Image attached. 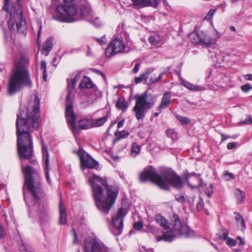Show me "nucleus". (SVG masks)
Returning a JSON list of instances; mask_svg holds the SVG:
<instances>
[{
    "label": "nucleus",
    "mask_w": 252,
    "mask_h": 252,
    "mask_svg": "<svg viewBox=\"0 0 252 252\" xmlns=\"http://www.w3.org/2000/svg\"><path fill=\"white\" fill-rule=\"evenodd\" d=\"M72 231L73 233V236H74L73 243L76 244H79V242L77 238V234H76L75 229L73 228L72 229Z\"/></svg>",
    "instance_id": "50"
},
{
    "label": "nucleus",
    "mask_w": 252,
    "mask_h": 252,
    "mask_svg": "<svg viewBox=\"0 0 252 252\" xmlns=\"http://www.w3.org/2000/svg\"><path fill=\"white\" fill-rule=\"evenodd\" d=\"M240 123L245 125H249L252 124V118L250 116H248L245 120L241 121Z\"/></svg>",
    "instance_id": "48"
},
{
    "label": "nucleus",
    "mask_w": 252,
    "mask_h": 252,
    "mask_svg": "<svg viewBox=\"0 0 252 252\" xmlns=\"http://www.w3.org/2000/svg\"><path fill=\"white\" fill-rule=\"evenodd\" d=\"M237 192L235 193V196L237 199L238 202L242 203L245 200V194L240 189H237Z\"/></svg>",
    "instance_id": "34"
},
{
    "label": "nucleus",
    "mask_w": 252,
    "mask_h": 252,
    "mask_svg": "<svg viewBox=\"0 0 252 252\" xmlns=\"http://www.w3.org/2000/svg\"><path fill=\"white\" fill-rule=\"evenodd\" d=\"M40 100L34 96L26 108H20L17 114L16 128L17 150L20 158L29 159L33 156L32 138L30 133L38 127Z\"/></svg>",
    "instance_id": "1"
},
{
    "label": "nucleus",
    "mask_w": 252,
    "mask_h": 252,
    "mask_svg": "<svg viewBox=\"0 0 252 252\" xmlns=\"http://www.w3.org/2000/svg\"><path fill=\"white\" fill-rule=\"evenodd\" d=\"M116 106L119 109L122 110L123 111L125 112L127 110L128 105L127 102H126L125 100L123 99L119 98L117 102Z\"/></svg>",
    "instance_id": "32"
},
{
    "label": "nucleus",
    "mask_w": 252,
    "mask_h": 252,
    "mask_svg": "<svg viewBox=\"0 0 252 252\" xmlns=\"http://www.w3.org/2000/svg\"><path fill=\"white\" fill-rule=\"evenodd\" d=\"M60 223L65 224L67 222L65 209L62 202L60 203Z\"/></svg>",
    "instance_id": "26"
},
{
    "label": "nucleus",
    "mask_w": 252,
    "mask_h": 252,
    "mask_svg": "<svg viewBox=\"0 0 252 252\" xmlns=\"http://www.w3.org/2000/svg\"><path fill=\"white\" fill-rule=\"evenodd\" d=\"M92 22L94 25L96 27H99L101 26V22L99 19L97 17H94L93 15L92 16V20H88Z\"/></svg>",
    "instance_id": "39"
},
{
    "label": "nucleus",
    "mask_w": 252,
    "mask_h": 252,
    "mask_svg": "<svg viewBox=\"0 0 252 252\" xmlns=\"http://www.w3.org/2000/svg\"><path fill=\"white\" fill-rule=\"evenodd\" d=\"M97 240L88 237L86 238L84 242V249L85 252H96L95 248L96 245Z\"/></svg>",
    "instance_id": "18"
},
{
    "label": "nucleus",
    "mask_w": 252,
    "mask_h": 252,
    "mask_svg": "<svg viewBox=\"0 0 252 252\" xmlns=\"http://www.w3.org/2000/svg\"><path fill=\"white\" fill-rule=\"evenodd\" d=\"M109 116L107 114L104 117L97 119L94 121H93V127H98L103 125L107 121Z\"/></svg>",
    "instance_id": "29"
},
{
    "label": "nucleus",
    "mask_w": 252,
    "mask_h": 252,
    "mask_svg": "<svg viewBox=\"0 0 252 252\" xmlns=\"http://www.w3.org/2000/svg\"><path fill=\"white\" fill-rule=\"evenodd\" d=\"M43 158L44 160L45 165V177L47 182L50 184L51 181L49 178V156L46 147L42 146Z\"/></svg>",
    "instance_id": "20"
},
{
    "label": "nucleus",
    "mask_w": 252,
    "mask_h": 252,
    "mask_svg": "<svg viewBox=\"0 0 252 252\" xmlns=\"http://www.w3.org/2000/svg\"><path fill=\"white\" fill-rule=\"evenodd\" d=\"M235 214V220L237 221L238 224H240V225L242 226L243 229H245L246 228L245 223L244 219L242 218V217L240 214V213L236 212Z\"/></svg>",
    "instance_id": "33"
},
{
    "label": "nucleus",
    "mask_w": 252,
    "mask_h": 252,
    "mask_svg": "<svg viewBox=\"0 0 252 252\" xmlns=\"http://www.w3.org/2000/svg\"><path fill=\"white\" fill-rule=\"evenodd\" d=\"M20 250L22 252H31L30 248L24 245L20 247Z\"/></svg>",
    "instance_id": "53"
},
{
    "label": "nucleus",
    "mask_w": 252,
    "mask_h": 252,
    "mask_svg": "<svg viewBox=\"0 0 252 252\" xmlns=\"http://www.w3.org/2000/svg\"><path fill=\"white\" fill-rule=\"evenodd\" d=\"M145 227H146L147 228L148 231L149 232L154 233V234L156 232V229H155V228L154 226H153L150 224H148V225H145Z\"/></svg>",
    "instance_id": "51"
},
{
    "label": "nucleus",
    "mask_w": 252,
    "mask_h": 252,
    "mask_svg": "<svg viewBox=\"0 0 252 252\" xmlns=\"http://www.w3.org/2000/svg\"><path fill=\"white\" fill-rule=\"evenodd\" d=\"M174 115L176 119L181 123L182 125H187L189 123L190 120L189 118L182 116L177 114H174Z\"/></svg>",
    "instance_id": "35"
},
{
    "label": "nucleus",
    "mask_w": 252,
    "mask_h": 252,
    "mask_svg": "<svg viewBox=\"0 0 252 252\" xmlns=\"http://www.w3.org/2000/svg\"><path fill=\"white\" fill-rule=\"evenodd\" d=\"M74 0H52V6L55 8L53 15L54 19L57 20L59 16L63 15L73 5Z\"/></svg>",
    "instance_id": "13"
},
{
    "label": "nucleus",
    "mask_w": 252,
    "mask_h": 252,
    "mask_svg": "<svg viewBox=\"0 0 252 252\" xmlns=\"http://www.w3.org/2000/svg\"><path fill=\"white\" fill-rule=\"evenodd\" d=\"M126 50V45L122 39L116 38L109 44L105 50V55L111 57L118 53H124Z\"/></svg>",
    "instance_id": "14"
},
{
    "label": "nucleus",
    "mask_w": 252,
    "mask_h": 252,
    "mask_svg": "<svg viewBox=\"0 0 252 252\" xmlns=\"http://www.w3.org/2000/svg\"><path fill=\"white\" fill-rule=\"evenodd\" d=\"M41 30H42V26H41V24H39V31H38V36H37V44H39V37H40V33H41Z\"/></svg>",
    "instance_id": "59"
},
{
    "label": "nucleus",
    "mask_w": 252,
    "mask_h": 252,
    "mask_svg": "<svg viewBox=\"0 0 252 252\" xmlns=\"http://www.w3.org/2000/svg\"><path fill=\"white\" fill-rule=\"evenodd\" d=\"M241 89L244 93H247L249 91L252 90V86H250L249 84H246L244 85L241 86Z\"/></svg>",
    "instance_id": "42"
},
{
    "label": "nucleus",
    "mask_w": 252,
    "mask_h": 252,
    "mask_svg": "<svg viewBox=\"0 0 252 252\" xmlns=\"http://www.w3.org/2000/svg\"><path fill=\"white\" fill-rule=\"evenodd\" d=\"M149 42L152 45L156 46H160L163 44L162 38L159 36H150L148 38Z\"/></svg>",
    "instance_id": "28"
},
{
    "label": "nucleus",
    "mask_w": 252,
    "mask_h": 252,
    "mask_svg": "<svg viewBox=\"0 0 252 252\" xmlns=\"http://www.w3.org/2000/svg\"><path fill=\"white\" fill-rule=\"evenodd\" d=\"M79 87L81 89H86L87 90H91L96 87L93 83L91 79L87 76H84L80 82Z\"/></svg>",
    "instance_id": "22"
},
{
    "label": "nucleus",
    "mask_w": 252,
    "mask_h": 252,
    "mask_svg": "<svg viewBox=\"0 0 252 252\" xmlns=\"http://www.w3.org/2000/svg\"><path fill=\"white\" fill-rule=\"evenodd\" d=\"M244 77L245 80L249 81H252V74H248L244 75Z\"/></svg>",
    "instance_id": "58"
},
{
    "label": "nucleus",
    "mask_w": 252,
    "mask_h": 252,
    "mask_svg": "<svg viewBox=\"0 0 252 252\" xmlns=\"http://www.w3.org/2000/svg\"><path fill=\"white\" fill-rule=\"evenodd\" d=\"M81 77V72H77L73 78L67 79L68 93L66 98L65 114L67 123L73 133L76 132V116L72 107V98L73 97L72 93L75 88L76 83L80 79Z\"/></svg>",
    "instance_id": "8"
},
{
    "label": "nucleus",
    "mask_w": 252,
    "mask_h": 252,
    "mask_svg": "<svg viewBox=\"0 0 252 252\" xmlns=\"http://www.w3.org/2000/svg\"><path fill=\"white\" fill-rule=\"evenodd\" d=\"M155 220L158 224L163 227L165 230V231L163 232L162 236L157 237V240L158 241L164 240L165 241L171 242L177 237V234L184 236L185 237H191L194 236V231L187 225L183 224L181 222L179 217L176 215H174L173 216V225L176 232V234L171 230L167 220L161 215L159 214L156 215Z\"/></svg>",
    "instance_id": "6"
},
{
    "label": "nucleus",
    "mask_w": 252,
    "mask_h": 252,
    "mask_svg": "<svg viewBox=\"0 0 252 252\" xmlns=\"http://www.w3.org/2000/svg\"><path fill=\"white\" fill-rule=\"evenodd\" d=\"M79 126L80 128L86 129L93 126V120L91 119H83L79 122Z\"/></svg>",
    "instance_id": "30"
},
{
    "label": "nucleus",
    "mask_w": 252,
    "mask_h": 252,
    "mask_svg": "<svg viewBox=\"0 0 252 252\" xmlns=\"http://www.w3.org/2000/svg\"><path fill=\"white\" fill-rule=\"evenodd\" d=\"M226 243L227 245L230 246H234L236 244V241L230 238L227 239V240L226 241Z\"/></svg>",
    "instance_id": "47"
},
{
    "label": "nucleus",
    "mask_w": 252,
    "mask_h": 252,
    "mask_svg": "<svg viewBox=\"0 0 252 252\" xmlns=\"http://www.w3.org/2000/svg\"><path fill=\"white\" fill-rule=\"evenodd\" d=\"M140 181L142 182L150 180L157 184L160 188L168 190L169 186L176 189H180L183 186L181 177L177 175L172 171H166L163 172L162 176L158 175L152 167L144 170L140 175Z\"/></svg>",
    "instance_id": "5"
},
{
    "label": "nucleus",
    "mask_w": 252,
    "mask_h": 252,
    "mask_svg": "<svg viewBox=\"0 0 252 252\" xmlns=\"http://www.w3.org/2000/svg\"><path fill=\"white\" fill-rule=\"evenodd\" d=\"M129 132L125 130L120 131L119 132L118 137L116 138L115 140H114L113 143H116L117 142L119 141L121 139L126 138L129 135Z\"/></svg>",
    "instance_id": "37"
},
{
    "label": "nucleus",
    "mask_w": 252,
    "mask_h": 252,
    "mask_svg": "<svg viewBox=\"0 0 252 252\" xmlns=\"http://www.w3.org/2000/svg\"><path fill=\"white\" fill-rule=\"evenodd\" d=\"M89 181L97 208L103 213L107 214L115 202L118 188L108 186L105 179L96 175L89 177Z\"/></svg>",
    "instance_id": "2"
},
{
    "label": "nucleus",
    "mask_w": 252,
    "mask_h": 252,
    "mask_svg": "<svg viewBox=\"0 0 252 252\" xmlns=\"http://www.w3.org/2000/svg\"><path fill=\"white\" fill-rule=\"evenodd\" d=\"M175 197H176V199L179 202L183 203V202H185V200H186L184 196L182 194H177L175 196Z\"/></svg>",
    "instance_id": "46"
},
{
    "label": "nucleus",
    "mask_w": 252,
    "mask_h": 252,
    "mask_svg": "<svg viewBox=\"0 0 252 252\" xmlns=\"http://www.w3.org/2000/svg\"><path fill=\"white\" fill-rule=\"evenodd\" d=\"M74 153L80 158L82 170L86 168H94L97 165V162L82 148H79L77 151H74Z\"/></svg>",
    "instance_id": "15"
},
{
    "label": "nucleus",
    "mask_w": 252,
    "mask_h": 252,
    "mask_svg": "<svg viewBox=\"0 0 252 252\" xmlns=\"http://www.w3.org/2000/svg\"><path fill=\"white\" fill-rule=\"evenodd\" d=\"M25 176V183L23 187L24 199L33 210L38 211V207H45L41 204L44 193L38 173L30 166L22 167Z\"/></svg>",
    "instance_id": "3"
},
{
    "label": "nucleus",
    "mask_w": 252,
    "mask_h": 252,
    "mask_svg": "<svg viewBox=\"0 0 252 252\" xmlns=\"http://www.w3.org/2000/svg\"><path fill=\"white\" fill-rule=\"evenodd\" d=\"M10 2V0H4V6L3 7V9L6 10L7 12L9 11V5Z\"/></svg>",
    "instance_id": "49"
},
{
    "label": "nucleus",
    "mask_w": 252,
    "mask_h": 252,
    "mask_svg": "<svg viewBox=\"0 0 252 252\" xmlns=\"http://www.w3.org/2000/svg\"><path fill=\"white\" fill-rule=\"evenodd\" d=\"M182 84L188 89L193 92L201 91L204 90V88L201 86L192 84L183 80H182Z\"/></svg>",
    "instance_id": "25"
},
{
    "label": "nucleus",
    "mask_w": 252,
    "mask_h": 252,
    "mask_svg": "<svg viewBox=\"0 0 252 252\" xmlns=\"http://www.w3.org/2000/svg\"><path fill=\"white\" fill-rule=\"evenodd\" d=\"M29 59L22 57L12 70L8 81V93L13 95L23 89L24 86L31 88L32 82L28 70Z\"/></svg>",
    "instance_id": "4"
},
{
    "label": "nucleus",
    "mask_w": 252,
    "mask_h": 252,
    "mask_svg": "<svg viewBox=\"0 0 252 252\" xmlns=\"http://www.w3.org/2000/svg\"><path fill=\"white\" fill-rule=\"evenodd\" d=\"M174 132V130L172 129H168L166 130V134L168 137H171Z\"/></svg>",
    "instance_id": "56"
},
{
    "label": "nucleus",
    "mask_w": 252,
    "mask_h": 252,
    "mask_svg": "<svg viewBox=\"0 0 252 252\" xmlns=\"http://www.w3.org/2000/svg\"><path fill=\"white\" fill-rule=\"evenodd\" d=\"M85 94V95H79V101L81 107L83 108H86L92 105L101 96V92L98 90L96 87L87 90Z\"/></svg>",
    "instance_id": "11"
},
{
    "label": "nucleus",
    "mask_w": 252,
    "mask_h": 252,
    "mask_svg": "<svg viewBox=\"0 0 252 252\" xmlns=\"http://www.w3.org/2000/svg\"><path fill=\"white\" fill-rule=\"evenodd\" d=\"M40 68L43 70V79L44 81H46L47 75L46 71V63L45 61H41Z\"/></svg>",
    "instance_id": "38"
},
{
    "label": "nucleus",
    "mask_w": 252,
    "mask_h": 252,
    "mask_svg": "<svg viewBox=\"0 0 252 252\" xmlns=\"http://www.w3.org/2000/svg\"><path fill=\"white\" fill-rule=\"evenodd\" d=\"M216 9H210L207 14L205 16V19L206 20H210L214 16Z\"/></svg>",
    "instance_id": "43"
},
{
    "label": "nucleus",
    "mask_w": 252,
    "mask_h": 252,
    "mask_svg": "<svg viewBox=\"0 0 252 252\" xmlns=\"http://www.w3.org/2000/svg\"><path fill=\"white\" fill-rule=\"evenodd\" d=\"M236 146V144L234 142L229 143L227 145V148L229 150H231L235 148Z\"/></svg>",
    "instance_id": "54"
},
{
    "label": "nucleus",
    "mask_w": 252,
    "mask_h": 252,
    "mask_svg": "<svg viewBox=\"0 0 252 252\" xmlns=\"http://www.w3.org/2000/svg\"><path fill=\"white\" fill-rule=\"evenodd\" d=\"M10 18L8 22V27L13 30L16 23V28L19 32L24 33L26 32V22L23 19L22 8H12L9 11Z\"/></svg>",
    "instance_id": "10"
},
{
    "label": "nucleus",
    "mask_w": 252,
    "mask_h": 252,
    "mask_svg": "<svg viewBox=\"0 0 252 252\" xmlns=\"http://www.w3.org/2000/svg\"><path fill=\"white\" fill-rule=\"evenodd\" d=\"M228 235V233L227 232H225V233H223V234H222V235L220 237V238L222 239V240H225L226 241L227 240V239H228L229 237H228L227 236Z\"/></svg>",
    "instance_id": "60"
},
{
    "label": "nucleus",
    "mask_w": 252,
    "mask_h": 252,
    "mask_svg": "<svg viewBox=\"0 0 252 252\" xmlns=\"http://www.w3.org/2000/svg\"><path fill=\"white\" fill-rule=\"evenodd\" d=\"M165 73L162 72L161 73L159 76L158 78H151L149 80V82L150 84H154L158 82V81H160V80L162 78V75H164Z\"/></svg>",
    "instance_id": "40"
},
{
    "label": "nucleus",
    "mask_w": 252,
    "mask_h": 252,
    "mask_svg": "<svg viewBox=\"0 0 252 252\" xmlns=\"http://www.w3.org/2000/svg\"><path fill=\"white\" fill-rule=\"evenodd\" d=\"M140 65V64L139 63H136L135 64L134 68H133V73H136L138 71Z\"/></svg>",
    "instance_id": "55"
},
{
    "label": "nucleus",
    "mask_w": 252,
    "mask_h": 252,
    "mask_svg": "<svg viewBox=\"0 0 252 252\" xmlns=\"http://www.w3.org/2000/svg\"><path fill=\"white\" fill-rule=\"evenodd\" d=\"M203 34L201 33V31L193 32L189 35V37L190 41L196 44H201V38L203 37Z\"/></svg>",
    "instance_id": "24"
},
{
    "label": "nucleus",
    "mask_w": 252,
    "mask_h": 252,
    "mask_svg": "<svg viewBox=\"0 0 252 252\" xmlns=\"http://www.w3.org/2000/svg\"><path fill=\"white\" fill-rule=\"evenodd\" d=\"M237 239L240 240V244L241 245H244L245 244V242L243 240L242 238L240 237H238Z\"/></svg>",
    "instance_id": "63"
},
{
    "label": "nucleus",
    "mask_w": 252,
    "mask_h": 252,
    "mask_svg": "<svg viewBox=\"0 0 252 252\" xmlns=\"http://www.w3.org/2000/svg\"><path fill=\"white\" fill-rule=\"evenodd\" d=\"M128 210L126 208L121 207L118 212L112 217V223L114 226L113 233L115 235L122 234L123 228V220Z\"/></svg>",
    "instance_id": "12"
},
{
    "label": "nucleus",
    "mask_w": 252,
    "mask_h": 252,
    "mask_svg": "<svg viewBox=\"0 0 252 252\" xmlns=\"http://www.w3.org/2000/svg\"><path fill=\"white\" fill-rule=\"evenodd\" d=\"M224 176L227 180L234 178L233 175L231 173H226L225 174Z\"/></svg>",
    "instance_id": "57"
},
{
    "label": "nucleus",
    "mask_w": 252,
    "mask_h": 252,
    "mask_svg": "<svg viewBox=\"0 0 252 252\" xmlns=\"http://www.w3.org/2000/svg\"><path fill=\"white\" fill-rule=\"evenodd\" d=\"M20 0H16V4L14 6L12 7V8H15L16 7V8H18L19 7V8H22L20 4Z\"/></svg>",
    "instance_id": "61"
},
{
    "label": "nucleus",
    "mask_w": 252,
    "mask_h": 252,
    "mask_svg": "<svg viewBox=\"0 0 252 252\" xmlns=\"http://www.w3.org/2000/svg\"><path fill=\"white\" fill-rule=\"evenodd\" d=\"M204 207V202L202 199L199 198V201L196 205V208L198 211L202 210Z\"/></svg>",
    "instance_id": "45"
},
{
    "label": "nucleus",
    "mask_w": 252,
    "mask_h": 252,
    "mask_svg": "<svg viewBox=\"0 0 252 252\" xmlns=\"http://www.w3.org/2000/svg\"><path fill=\"white\" fill-rule=\"evenodd\" d=\"M136 101L133 108L135 118L138 120L143 119L145 116L146 110L153 107L156 102V98L152 94L145 92L140 94L134 96Z\"/></svg>",
    "instance_id": "9"
},
{
    "label": "nucleus",
    "mask_w": 252,
    "mask_h": 252,
    "mask_svg": "<svg viewBox=\"0 0 252 252\" xmlns=\"http://www.w3.org/2000/svg\"><path fill=\"white\" fill-rule=\"evenodd\" d=\"M153 71V69L150 68H146L144 72L142 73L139 76L135 78L134 81L135 84H137L142 81L146 82L149 77L150 74Z\"/></svg>",
    "instance_id": "23"
},
{
    "label": "nucleus",
    "mask_w": 252,
    "mask_h": 252,
    "mask_svg": "<svg viewBox=\"0 0 252 252\" xmlns=\"http://www.w3.org/2000/svg\"><path fill=\"white\" fill-rule=\"evenodd\" d=\"M70 9L63 15L58 16L57 21L70 23L84 18L87 20H92L93 13L89 4L83 3L79 6L73 4Z\"/></svg>",
    "instance_id": "7"
},
{
    "label": "nucleus",
    "mask_w": 252,
    "mask_h": 252,
    "mask_svg": "<svg viewBox=\"0 0 252 252\" xmlns=\"http://www.w3.org/2000/svg\"><path fill=\"white\" fill-rule=\"evenodd\" d=\"M52 38L49 37L43 44L42 53L45 56H47L49 51L52 49Z\"/></svg>",
    "instance_id": "27"
},
{
    "label": "nucleus",
    "mask_w": 252,
    "mask_h": 252,
    "mask_svg": "<svg viewBox=\"0 0 252 252\" xmlns=\"http://www.w3.org/2000/svg\"><path fill=\"white\" fill-rule=\"evenodd\" d=\"M205 193L208 197H210L212 196L213 193L212 184H209V186L206 188L205 190Z\"/></svg>",
    "instance_id": "41"
},
{
    "label": "nucleus",
    "mask_w": 252,
    "mask_h": 252,
    "mask_svg": "<svg viewBox=\"0 0 252 252\" xmlns=\"http://www.w3.org/2000/svg\"><path fill=\"white\" fill-rule=\"evenodd\" d=\"M140 151V146L136 143H134L132 145V148L131 149V155L133 157H135L138 154H139Z\"/></svg>",
    "instance_id": "36"
},
{
    "label": "nucleus",
    "mask_w": 252,
    "mask_h": 252,
    "mask_svg": "<svg viewBox=\"0 0 252 252\" xmlns=\"http://www.w3.org/2000/svg\"><path fill=\"white\" fill-rule=\"evenodd\" d=\"M171 103V94L169 92L165 93L161 98V102L158 107L159 112H161L162 109L167 108Z\"/></svg>",
    "instance_id": "21"
},
{
    "label": "nucleus",
    "mask_w": 252,
    "mask_h": 252,
    "mask_svg": "<svg viewBox=\"0 0 252 252\" xmlns=\"http://www.w3.org/2000/svg\"><path fill=\"white\" fill-rule=\"evenodd\" d=\"M143 222L142 221H137L133 224V227L136 230H140L143 227Z\"/></svg>",
    "instance_id": "44"
},
{
    "label": "nucleus",
    "mask_w": 252,
    "mask_h": 252,
    "mask_svg": "<svg viewBox=\"0 0 252 252\" xmlns=\"http://www.w3.org/2000/svg\"><path fill=\"white\" fill-rule=\"evenodd\" d=\"M95 250L96 252H110L109 249L98 240L97 241Z\"/></svg>",
    "instance_id": "31"
},
{
    "label": "nucleus",
    "mask_w": 252,
    "mask_h": 252,
    "mask_svg": "<svg viewBox=\"0 0 252 252\" xmlns=\"http://www.w3.org/2000/svg\"><path fill=\"white\" fill-rule=\"evenodd\" d=\"M221 136H222V138H221L222 141H223L227 139V137L225 135H224V134H222Z\"/></svg>",
    "instance_id": "64"
},
{
    "label": "nucleus",
    "mask_w": 252,
    "mask_h": 252,
    "mask_svg": "<svg viewBox=\"0 0 252 252\" xmlns=\"http://www.w3.org/2000/svg\"><path fill=\"white\" fill-rule=\"evenodd\" d=\"M186 179L189 185L194 188L201 184V179L200 174H196L194 173L188 174L186 176Z\"/></svg>",
    "instance_id": "17"
},
{
    "label": "nucleus",
    "mask_w": 252,
    "mask_h": 252,
    "mask_svg": "<svg viewBox=\"0 0 252 252\" xmlns=\"http://www.w3.org/2000/svg\"><path fill=\"white\" fill-rule=\"evenodd\" d=\"M201 33L203 34V36L201 38L200 45L206 46L214 44L220 36V33L217 31H216V34L214 37H212L203 31H201Z\"/></svg>",
    "instance_id": "16"
},
{
    "label": "nucleus",
    "mask_w": 252,
    "mask_h": 252,
    "mask_svg": "<svg viewBox=\"0 0 252 252\" xmlns=\"http://www.w3.org/2000/svg\"><path fill=\"white\" fill-rule=\"evenodd\" d=\"M134 4L138 7L150 6L156 8L159 3L158 0H132Z\"/></svg>",
    "instance_id": "19"
},
{
    "label": "nucleus",
    "mask_w": 252,
    "mask_h": 252,
    "mask_svg": "<svg viewBox=\"0 0 252 252\" xmlns=\"http://www.w3.org/2000/svg\"><path fill=\"white\" fill-rule=\"evenodd\" d=\"M124 122H125V120H122L121 121H120L119 122H118V125H117L118 128H120L121 127H122L123 125H124Z\"/></svg>",
    "instance_id": "62"
},
{
    "label": "nucleus",
    "mask_w": 252,
    "mask_h": 252,
    "mask_svg": "<svg viewBox=\"0 0 252 252\" xmlns=\"http://www.w3.org/2000/svg\"><path fill=\"white\" fill-rule=\"evenodd\" d=\"M97 41L100 45H102L105 44L107 41L105 36H103L100 39H97Z\"/></svg>",
    "instance_id": "52"
}]
</instances>
